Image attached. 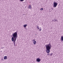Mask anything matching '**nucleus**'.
<instances>
[{"label":"nucleus","instance_id":"nucleus-1","mask_svg":"<svg viewBox=\"0 0 63 63\" xmlns=\"http://www.w3.org/2000/svg\"><path fill=\"white\" fill-rule=\"evenodd\" d=\"M13 37L12 38L11 40L12 42H13L14 46H16V38L17 37V33L16 32L12 34Z\"/></svg>","mask_w":63,"mask_h":63},{"label":"nucleus","instance_id":"nucleus-2","mask_svg":"<svg viewBox=\"0 0 63 63\" xmlns=\"http://www.w3.org/2000/svg\"><path fill=\"white\" fill-rule=\"evenodd\" d=\"M45 47L46 49V51L47 53H48L47 55H50V54L49 53H48L50 52V50L51 47V45L50 44V43H49L47 45L45 46Z\"/></svg>","mask_w":63,"mask_h":63},{"label":"nucleus","instance_id":"nucleus-3","mask_svg":"<svg viewBox=\"0 0 63 63\" xmlns=\"http://www.w3.org/2000/svg\"><path fill=\"white\" fill-rule=\"evenodd\" d=\"M58 3L57 2H53V7L54 8H56V6H57V4Z\"/></svg>","mask_w":63,"mask_h":63},{"label":"nucleus","instance_id":"nucleus-4","mask_svg":"<svg viewBox=\"0 0 63 63\" xmlns=\"http://www.w3.org/2000/svg\"><path fill=\"white\" fill-rule=\"evenodd\" d=\"M41 61V59H40L39 58H37V59H36V61L37 62H40V61Z\"/></svg>","mask_w":63,"mask_h":63},{"label":"nucleus","instance_id":"nucleus-5","mask_svg":"<svg viewBox=\"0 0 63 63\" xmlns=\"http://www.w3.org/2000/svg\"><path fill=\"white\" fill-rule=\"evenodd\" d=\"M4 60H6V59H7V56H6L4 57Z\"/></svg>","mask_w":63,"mask_h":63},{"label":"nucleus","instance_id":"nucleus-6","mask_svg":"<svg viewBox=\"0 0 63 63\" xmlns=\"http://www.w3.org/2000/svg\"><path fill=\"white\" fill-rule=\"evenodd\" d=\"M28 8L29 9H31V6L30 5H29Z\"/></svg>","mask_w":63,"mask_h":63},{"label":"nucleus","instance_id":"nucleus-7","mask_svg":"<svg viewBox=\"0 0 63 63\" xmlns=\"http://www.w3.org/2000/svg\"><path fill=\"white\" fill-rule=\"evenodd\" d=\"M61 41H63V36H61Z\"/></svg>","mask_w":63,"mask_h":63},{"label":"nucleus","instance_id":"nucleus-8","mask_svg":"<svg viewBox=\"0 0 63 63\" xmlns=\"http://www.w3.org/2000/svg\"><path fill=\"white\" fill-rule=\"evenodd\" d=\"M33 43L34 45H36V41H34L33 42Z\"/></svg>","mask_w":63,"mask_h":63},{"label":"nucleus","instance_id":"nucleus-9","mask_svg":"<svg viewBox=\"0 0 63 63\" xmlns=\"http://www.w3.org/2000/svg\"><path fill=\"white\" fill-rule=\"evenodd\" d=\"M23 26L24 27V28H25V27H26L27 26V25L26 24L24 25H23Z\"/></svg>","mask_w":63,"mask_h":63},{"label":"nucleus","instance_id":"nucleus-10","mask_svg":"<svg viewBox=\"0 0 63 63\" xmlns=\"http://www.w3.org/2000/svg\"><path fill=\"white\" fill-rule=\"evenodd\" d=\"M40 10H41V11H43V8H42L41 9H40Z\"/></svg>","mask_w":63,"mask_h":63},{"label":"nucleus","instance_id":"nucleus-11","mask_svg":"<svg viewBox=\"0 0 63 63\" xmlns=\"http://www.w3.org/2000/svg\"><path fill=\"white\" fill-rule=\"evenodd\" d=\"M39 31H41L42 30V29H41V28H40V29H39Z\"/></svg>","mask_w":63,"mask_h":63},{"label":"nucleus","instance_id":"nucleus-12","mask_svg":"<svg viewBox=\"0 0 63 63\" xmlns=\"http://www.w3.org/2000/svg\"><path fill=\"white\" fill-rule=\"evenodd\" d=\"M52 54H53L52 53H51L50 54V56H52Z\"/></svg>","mask_w":63,"mask_h":63},{"label":"nucleus","instance_id":"nucleus-13","mask_svg":"<svg viewBox=\"0 0 63 63\" xmlns=\"http://www.w3.org/2000/svg\"><path fill=\"white\" fill-rule=\"evenodd\" d=\"M58 20H57V19H56L54 21V22H55V21H58Z\"/></svg>","mask_w":63,"mask_h":63},{"label":"nucleus","instance_id":"nucleus-14","mask_svg":"<svg viewBox=\"0 0 63 63\" xmlns=\"http://www.w3.org/2000/svg\"><path fill=\"white\" fill-rule=\"evenodd\" d=\"M21 2H23V1H24V0H19Z\"/></svg>","mask_w":63,"mask_h":63},{"label":"nucleus","instance_id":"nucleus-15","mask_svg":"<svg viewBox=\"0 0 63 63\" xmlns=\"http://www.w3.org/2000/svg\"><path fill=\"white\" fill-rule=\"evenodd\" d=\"M37 28H38V29H39L40 28H39V27H37Z\"/></svg>","mask_w":63,"mask_h":63},{"label":"nucleus","instance_id":"nucleus-16","mask_svg":"<svg viewBox=\"0 0 63 63\" xmlns=\"http://www.w3.org/2000/svg\"><path fill=\"white\" fill-rule=\"evenodd\" d=\"M52 21H54V20H52Z\"/></svg>","mask_w":63,"mask_h":63},{"label":"nucleus","instance_id":"nucleus-17","mask_svg":"<svg viewBox=\"0 0 63 63\" xmlns=\"http://www.w3.org/2000/svg\"><path fill=\"white\" fill-rule=\"evenodd\" d=\"M32 41H35V39H33L32 40Z\"/></svg>","mask_w":63,"mask_h":63},{"label":"nucleus","instance_id":"nucleus-18","mask_svg":"<svg viewBox=\"0 0 63 63\" xmlns=\"http://www.w3.org/2000/svg\"><path fill=\"white\" fill-rule=\"evenodd\" d=\"M53 9H54L53 8H52V10H53Z\"/></svg>","mask_w":63,"mask_h":63},{"label":"nucleus","instance_id":"nucleus-19","mask_svg":"<svg viewBox=\"0 0 63 63\" xmlns=\"http://www.w3.org/2000/svg\"><path fill=\"white\" fill-rule=\"evenodd\" d=\"M37 26V27H39V26Z\"/></svg>","mask_w":63,"mask_h":63},{"label":"nucleus","instance_id":"nucleus-20","mask_svg":"<svg viewBox=\"0 0 63 63\" xmlns=\"http://www.w3.org/2000/svg\"><path fill=\"white\" fill-rule=\"evenodd\" d=\"M56 20V19H54V20Z\"/></svg>","mask_w":63,"mask_h":63},{"label":"nucleus","instance_id":"nucleus-21","mask_svg":"<svg viewBox=\"0 0 63 63\" xmlns=\"http://www.w3.org/2000/svg\"><path fill=\"white\" fill-rule=\"evenodd\" d=\"M3 60V59H2V60Z\"/></svg>","mask_w":63,"mask_h":63},{"label":"nucleus","instance_id":"nucleus-22","mask_svg":"<svg viewBox=\"0 0 63 63\" xmlns=\"http://www.w3.org/2000/svg\"><path fill=\"white\" fill-rule=\"evenodd\" d=\"M49 12H50V11H49Z\"/></svg>","mask_w":63,"mask_h":63}]
</instances>
